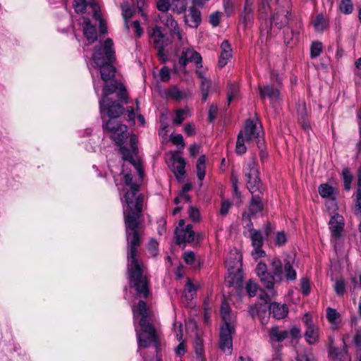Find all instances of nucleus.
<instances>
[{
    "label": "nucleus",
    "instance_id": "obj_13",
    "mask_svg": "<svg viewBox=\"0 0 361 361\" xmlns=\"http://www.w3.org/2000/svg\"><path fill=\"white\" fill-rule=\"evenodd\" d=\"M105 128L111 133V137L118 145H121L125 139L127 138V126L121 124L118 121L114 118L109 119L106 124Z\"/></svg>",
    "mask_w": 361,
    "mask_h": 361
},
{
    "label": "nucleus",
    "instance_id": "obj_58",
    "mask_svg": "<svg viewBox=\"0 0 361 361\" xmlns=\"http://www.w3.org/2000/svg\"><path fill=\"white\" fill-rule=\"evenodd\" d=\"M258 290V286L256 283L252 281H250L246 286V290L250 297H253L256 295Z\"/></svg>",
    "mask_w": 361,
    "mask_h": 361
},
{
    "label": "nucleus",
    "instance_id": "obj_55",
    "mask_svg": "<svg viewBox=\"0 0 361 361\" xmlns=\"http://www.w3.org/2000/svg\"><path fill=\"white\" fill-rule=\"evenodd\" d=\"M287 241V235L283 231L276 233L275 238V244L278 246H282L286 244Z\"/></svg>",
    "mask_w": 361,
    "mask_h": 361
},
{
    "label": "nucleus",
    "instance_id": "obj_3",
    "mask_svg": "<svg viewBox=\"0 0 361 361\" xmlns=\"http://www.w3.org/2000/svg\"><path fill=\"white\" fill-rule=\"evenodd\" d=\"M255 271L262 284L269 290L273 289L274 283H280L283 279L294 281L297 276L295 270L289 262L283 264L277 257L270 259L269 267L266 264L259 262Z\"/></svg>",
    "mask_w": 361,
    "mask_h": 361
},
{
    "label": "nucleus",
    "instance_id": "obj_50",
    "mask_svg": "<svg viewBox=\"0 0 361 361\" xmlns=\"http://www.w3.org/2000/svg\"><path fill=\"white\" fill-rule=\"evenodd\" d=\"M353 341L358 350H361V328L356 327L353 331Z\"/></svg>",
    "mask_w": 361,
    "mask_h": 361
},
{
    "label": "nucleus",
    "instance_id": "obj_11",
    "mask_svg": "<svg viewBox=\"0 0 361 361\" xmlns=\"http://www.w3.org/2000/svg\"><path fill=\"white\" fill-rule=\"evenodd\" d=\"M327 210L331 215V219L329 222V229L331 231V238L334 240H338L341 238L343 231L345 220L343 216L338 213L331 212V210L334 211L336 204H331Z\"/></svg>",
    "mask_w": 361,
    "mask_h": 361
},
{
    "label": "nucleus",
    "instance_id": "obj_57",
    "mask_svg": "<svg viewBox=\"0 0 361 361\" xmlns=\"http://www.w3.org/2000/svg\"><path fill=\"white\" fill-rule=\"evenodd\" d=\"M300 288L304 295H307L310 292V280L307 278H302L300 281Z\"/></svg>",
    "mask_w": 361,
    "mask_h": 361
},
{
    "label": "nucleus",
    "instance_id": "obj_14",
    "mask_svg": "<svg viewBox=\"0 0 361 361\" xmlns=\"http://www.w3.org/2000/svg\"><path fill=\"white\" fill-rule=\"evenodd\" d=\"M259 298L264 303H257L254 306H251L250 308V314L253 317H257L262 324H265L268 322L269 314L267 310L269 309V305L268 304L270 301L267 294L260 295Z\"/></svg>",
    "mask_w": 361,
    "mask_h": 361
},
{
    "label": "nucleus",
    "instance_id": "obj_18",
    "mask_svg": "<svg viewBox=\"0 0 361 361\" xmlns=\"http://www.w3.org/2000/svg\"><path fill=\"white\" fill-rule=\"evenodd\" d=\"M149 40L157 50L159 56L164 59V47L167 44V39L159 27L152 28L149 32Z\"/></svg>",
    "mask_w": 361,
    "mask_h": 361
},
{
    "label": "nucleus",
    "instance_id": "obj_43",
    "mask_svg": "<svg viewBox=\"0 0 361 361\" xmlns=\"http://www.w3.org/2000/svg\"><path fill=\"white\" fill-rule=\"evenodd\" d=\"M210 81L206 78L201 79V91H202V100L205 102L207 99L209 90L210 88Z\"/></svg>",
    "mask_w": 361,
    "mask_h": 361
},
{
    "label": "nucleus",
    "instance_id": "obj_54",
    "mask_svg": "<svg viewBox=\"0 0 361 361\" xmlns=\"http://www.w3.org/2000/svg\"><path fill=\"white\" fill-rule=\"evenodd\" d=\"M158 242L154 239H151L148 243V251L152 257L158 255Z\"/></svg>",
    "mask_w": 361,
    "mask_h": 361
},
{
    "label": "nucleus",
    "instance_id": "obj_27",
    "mask_svg": "<svg viewBox=\"0 0 361 361\" xmlns=\"http://www.w3.org/2000/svg\"><path fill=\"white\" fill-rule=\"evenodd\" d=\"M326 317L332 329H337L341 324V314L334 308L327 307Z\"/></svg>",
    "mask_w": 361,
    "mask_h": 361
},
{
    "label": "nucleus",
    "instance_id": "obj_40",
    "mask_svg": "<svg viewBox=\"0 0 361 361\" xmlns=\"http://www.w3.org/2000/svg\"><path fill=\"white\" fill-rule=\"evenodd\" d=\"M122 16L125 21L126 27L128 30L130 28L128 25V20L132 18L133 12L130 6L127 3L121 4Z\"/></svg>",
    "mask_w": 361,
    "mask_h": 361
},
{
    "label": "nucleus",
    "instance_id": "obj_61",
    "mask_svg": "<svg viewBox=\"0 0 361 361\" xmlns=\"http://www.w3.org/2000/svg\"><path fill=\"white\" fill-rule=\"evenodd\" d=\"M171 140L173 144H174L177 146H180V149H183L184 148L185 142H184L183 137L182 136V135L178 134L176 135H172L171 137Z\"/></svg>",
    "mask_w": 361,
    "mask_h": 361
},
{
    "label": "nucleus",
    "instance_id": "obj_47",
    "mask_svg": "<svg viewBox=\"0 0 361 361\" xmlns=\"http://www.w3.org/2000/svg\"><path fill=\"white\" fill-rule=\"evenodd\" d=\"M336 349H331L329 353L334 357V361H350L347 353L338 354Z\"/></svg>",
    "mask_w": 361,
    "mask_h": 361
},
{
    "label": "nucleus",
    "instance_id": "obj_19",
    "mask_svg": "<svg viewBox=\"0 0 361 361\" xmlns=\"http://www.w3.org/2000/svg\"><path fill=\"white\" fill-rule=\"evenodd\" d=\"M194 63L197 68L202 67V57L199 53L190 47H183L179 58V65L183 67L189 63Z\"/></svg>",
    "mask_w": 361,
    "mask_h": 361
},
{
    "label": "nucleus",
    "instance_id": "obj_7",
    "mask_svg": "<svg viewBox=\"0 0 361 361\" xmlns=\"http://www.w3.org/2000/svg\"><path fill=\"white\" fill-rule=\"evenodd\" d=\"M261 133V127L257 122L247 120L243 130H241L236 141V152L239 154H244L247 150L246 144L252 141H259Z\"/></svg>",
    "mask_w": 361,
    "mask_h": 361
},
{
    "label": "nucleus",
    "instance_id": "obj_25",
    "mask_svg": "<svg viewBox=\"0 0 361 361\" xmlns=\"http://www.w3.org/2000/svg\"><path fill=\"white\" fill-rule=\"evenodd\" d=\"M83 33L90 43L94 42L97 39V33L94 25H92L88 18H83Z\"/></svg>",
    "mask_w": 361,
    "mask_h": 361
},
{
    "label": "nucleus",
    "instance_id": "obj_9",
    "mask_svg": "<svg viewBox=\"0 0 361 361\" xmlns=\"http://www.w3.org/2000/svg\"><path fill=\"white\" fill-rule=\"evenodd\" d=\"M137 136L132 135L130 139V149L121 147L120 153L121 154L122 159L130 163L136 169L139 176L142 178L143 176V169L137 157Z\"/></svg>",
    "mask_w": 361,
    "mask_h": 361
},
{
    "label": "nucleus",
    "instance_id": "obj_12",
    "mask_svg": "<svg viewBox=\"0 0 361 361\" xmlns=\"http://www.w3.org/2000/svg\"><path fill=\"white\" fill-rule=\"evenodd\" d=\"M247 227L248 228L249 236L253 247L251 255L255 259H257L265 255V252L262 249L265 237L261 231L255 230L250 226Z\"/></svg>",
    "mask_w": 361,
    "mask_h": 361
},
{
    "label": "nucleus",
    "instance_id": "obj_35",
    "mask_svg": "<svg viewBox=\"0 0 361 361\" xmlns=\"http://www.w3.org/2000/svg\"><path fill=\"white\" fill-rule=\"evenodd\" d=\"M300 33L298 31L288 28L284 35V42L290 47H293L299 41Z\"/></svg>",
    "mask_w": 361,
    "mask_h": 361
},
{
    "label": "nucleus",
    "instance_id": "obj_4",
    "mask_svg": "<svg viewBox=\"0 0 361 361\" xmlns=\"http://www.w3.org/2000/svg\"><path fill=\"white\" fill-rule=\"evenodd\" d=\"M116 59L115 50L114 48V43L111 39H107L104 41L103 44L96 47L92 53L91 58L92 62L90 67V71L92 68H99L100 69V74L102 79L107 82L111 80L115 75L116 69L111 63ZM94 88L96 93H98L99 86L97 85L94 80V73L91 72Z\"/></svg>",
    "mask_w": 361,
    "mask_h": 361
},
{
    "label": "nucleus",
    "instance_id": "obj_63",
    "mask_svg": "<svg viewBox=\"0 0 361 361\" xmlns=\"http://www.w3.org/2000/svg\"><path fill=\"white\" fill-rule=\"evenodd\" d=\"M223 6L225 13L227 16H231L233 12V0H224Z\"/></svg>",
    "mask_w": 361,
    "mask_h": 361
},
{
    "label": "nucleus",
    "instance_id": "obj_33",
    "mask_svg": "<svg viewBox=\"0 0 361 361\" xmlns=\"http://www.w3.org/2000/svg\"><path fill=\"white\" fill-rule=\"evenodd\" d=\"M312 24L317 32H323L329 26L328 20L322 14L312 19Z\"/></svg>",
    "mask_w": 361,
    "mask_h": 361
},
{
    "label": "nucleus",
    "instance_id": "obj_5",
    "mask_svg": "<svg viewBox=\"0 0 361 361\" xmlns=\"http://www.w3.org/2000/svg\"><path fill=\"white\" fill-rule=\"evenodd\" d=\"M221 314L224 323L220 330L219 345L224 353L231 355L233 350L232 335L235 333V314L226 302L222 303Z\"/></svg>",
    "mask_w": 361,
    "mask_h": 361
},
{
    "label": "nucleus",
    "instance_id": "obj_31",
    "mask_svg": "<svg viewBox=\"0 0 361 361\" xmlns=\"http://www.w3.org/2000/svg\"><path fill=\"white\" fill-rule=\"evenodd\" d=\"M319 193L324 197L331 200H334L337 195V189L327 183L321 184L319 187Z\"/></svg>",
    "mask_w": 361,
    "mask_h": 361
},
{
    "label": "nucleus",
    "instance_id": "obj_28",
    "mask_svg": "<svg viewBox=\"0 0 361 361\" xmlns=\"http://www.w3.org/2000/svg\"><path fill=\"white\" fill-rule=\"evenodd\" d=\"M269 314L277 319L284 318L288 314V307L286 305H281L278 302H272L269 305Z\"/></svg>",
    "mask_w": 361,
    "mask_h": 361
},
{
    "label": "nucleus",
    "instance_id": "obj_38",
    "mask_svg": "<svg viewBox=\"0 0 361 361\" xmlns=\"http://www.w3.org/2000/svg\"><path fill=\"white\" fill-rule=\"evenodd\" d=\"M206 161L207 158L204 155H202L199 157L197 165V176L199 180H202L204 179L206 174Z\"/></svg>",
    "mask_w": 361,
    "mask_h": 361
},
{
    "label": "nucleus",
    "instance_id": "obj_15",
    "mask_svg": "<svg viewBox=\"0 0 361 361\" xmlns=\"http://www.w3.org/2000/svg\"><path fill=\"white\" fill-rule=\"evenodd\" d=\"M302 322L305 325V338L309 344L317 343L320 337V329L312 322V316L306 313L302 317Z\"/></svg>",
    "mask_w": 361,
    "mask_h": 361
},
{
    "label": "nucleus",
    "instance_id": "obj_56",
    "mask_svg": "<svg viewBox=\"0 0 361 361\" xmlns=\"http://www.w3.org/2000/svg\"><path fill=\"white\" fill-rule=\"evenodd\" d=\"M189 216L193 221H197L200 219V211L199 209L192 205L190 206L188 209Z\"/></svg>",
    "mask_w": 361,
    "mask_h": 361
},
{
    "label": "nucleus",
    "instance_id": "obj_30",
    "mask_svg": "<svg viewBox=\"0 0 361 361\" xmlns=\"http://www.w3.org/2000/svg\"><path fill=\"white\" fill-rule=\"evenodd\" d=\"M259 93L262 97H269L271 103L276 102L279 99V91L278 88L272 86L267 85L264 87H260Z\"/></svg>",
    "mask_w": 361,
    "mask_h": 361
},
{
    "label": "nucleus",
    "instance_id": "obj_39",
    "mask_svg": "<svg viewBox=\"0 0 361 361\" xmlns=\"http://www.w3.org/2000/svg\"><path fill=\"white\" fill-rule=\"evenodd\" d=\"M166 96L175 100L179 101L184 97L185 94L178 89L177 86L173 85L168 89Z\"/></svg>",
    "mask_w": 361,
    "mask_h": 361
},
{
    "label": "nucleus",
    "instance_id": "obj_32",
    "mask_svg": "<svg viewBox=\"0 0 361 361\" xmlns=\"http://www.w3.org/2000/svg\"><path fill=\"white\" fill-rule=\"evenodd\" d=\"M174 331L176 332L177 339L180 341L178 345L176 348L175 351L178 355H183L185 353V345L182 341L183 331L181 323H174Z\"/></svg>",
    "mask_w": 361,
    "mask_h": 361
},
{
    "label": "nucleus",
    "instance_id": "obj_24",
    "mask_svg": "<svg viewBox=\"0 0 361 361\" xmlns=\"http://www.w3.org/2000/svg\"><path fill=\"white\" fill-rule=\"evenodd\" d=\"M185 22L190 27H197L201 22L200 11L192 7L185 15Z\"/></svg>",
    "mask_w": 361,
    "mask_h": 361
},
{
    "label": "nucleus",
    "instance_id": "obj_42",
    "mask_svg": "<svg viewBox=\"0 0 361 361\" xmlns=\"http://www.w3.org/2000/svg\"><path fill=\"white\" fill-rule=\"evenodd\" d=\"M342 176L345 190H349L351 188V183L353 178L352 173L348 169H344L342 171Z\"/></svg>",
    "mask_w": 361,
    "mask_h": 361
},
{
    "label": "nucleus",
    "instance_id": "obj_41",
    "mask_svg": "<svg viewBox=\"0 0 361 361\" xmlns=\"http://www.w3.org/2000/svg\"><path fill=\"white\" fill-rule=\"evenodd\" d=\"M188 6V0H171V8L173 11L178 13L184 12Z\"/></svg>",
    "mask_w": 361,
    "mask_h": 361
},
{
    "label": "nucleus",
    "instance_id": "obj_2",
    "mask_svg": "<svg viewBox=\"0 0 361 361\" xmlns=\"http://www.w3.org/2000/svg\"><path fill=\"white\" fill-rule=\"evenodd\" d=\"M134 326L137 339V352L144 361H161L158 355V338L154 326L148 321L146 303L140 300L132 307Z\"/></svg>",
    "mask_w": 361,
    "mask_h": 361
},
{
    "label": "nucleus",
    "instance_id": "obj_34",
    "mask_svg": "<svg viewBox=\"0 0 361 361\" xmlns=\"http://www.w3.org/2000/svg\"><path fill=\"white\" fill-rule=\"evenodd\" d=\"M288 332L279 327H273L269 331L271 341L281 342L288 338Z\"/></svg>",
    "mask_w": 361,
    "mask_h": 361
},
{
    "label": "nucleus",
    "instance_id": "obj_6",
    "mask_svg": "<svg viewBox=\"0 0 361 361\" xmlns=\"http://www.w3.org/2000/svg\"><path fill=\"white\" fill-rule=\"evenodd\" d=\"M247 188L252 194L251 203H262L263 187L259 176L257 164L255 158H251L244 168Z\"/></svg>",
    "mask_w": 361,
    "mask_h": 361
},
{
    "label": "nucleus",
    "instance_id": "obj_62",
    "mask_svg": "<svg viewBox=\"0 0 361 361\" xmlns=\"http://www.w3.org/2000/svg\"><path fill=\"white\" fill-rule=\"evenodd\" d=\"M159 76L162 82H168L170 80V71L169 68L163 66L159 71Z\"/></svg>",
    "mask_w": 361,
    "mask_h": 361
},
{
    "label": "nucleus",
    "instance_id": "obj_49",
    "mask_svg": "<svg viewBox=\"0 0 361 361\" xmlns=\"http://www.w3.org/2000/svg\"><path fill=\"white\" fill-rule=\"evenodd\" d=\"M231 183H232V188L233 191V195L235 197V201H242L240 199V192L238 190V180L237 177L235 175L231 176Z\"/></svg>",
    "mask_w": 361,
    "mask_h": 361
},
{
    "label": "nucleus",
    "instance_id": "obj_26",
    "mask_svg": "<svg viewBox=\"0 0 361 361\" xmlns=\"http://www.w3.org/2000/svg\"><path fill=\"white\" fill-rule=\"evenodd\" d=\"M221 54L219 59V66L221 68L225 66L228 61L232 57V49L228 42L226 40L223 41L221 45Z\"/></svg>",
    "mask_w": 361,
    "mask_h": 361
},
{
    "label": "nucleus",
    "instance_id": "obj_53",
    "mask_svg": "<svg viewBox=\"0 0 361 361\" xmlns=\"http://www.w3.org/2000/svg\"><path fill=\"white\" fill-rule=\"evenodd\" d=\"M87 7V0H74V8L77 13H85Z\"/></svg>",
    "mask_w": 361,
    "mask_h": 361
},
{
    "label": "nucleus",
    "instance_id": "obj_51",
    "mask_svg": "<svg viewBox=\"0 0 361 361\" xmlns=\"http://www.w3.org/2000/svg\"><path fill=\"white\" fill-rule=\"evenodd\" d=\"M188 111L185 109H179L176 111V117L173 120V123L177 125H180L187 117Z\"/></svg>",
    "mask_w": 361,
    "mask_h": 361
},
{
    "label": "nucleus",
    "instance_id": "obj_60",
    "mask_svg": "<svg viewBox=\"0 0 361 361\" xmlns=\"http://www.w3.org/2000/svg\"><path fill=\"white\" fill-rule=\"evenodd\" d=\"M183 259L188 265H194L196 261L195 255L193 252H186L183 254Z\"/></svg>",
    "mask_w": 361,
    "mask_h": 361
},
{
    "label": "nucleus",
    "instance_id": "obj_37",
    "mask_svg": "<svg viewBox=\"0 0 361 361\" xmlns=\"http://www.w3.org/2000/svg\"><path fill=\"white\" fill-rule=\"evenodd\" d=\"M199 288V284L192 283V281L188 279L184 289V296L187 300H191Z\"/></svg>",
    "mask_w": 361,
    "mask_h": 361
},
{
    "label": "nucleus",
    "instance_id": "obj_46",
    "mask_svg": "<svg viewBox=\"0 0 361 361\" xmlns=\"http://www.w3.org/2000/svg\"><path fill=\"white\" fill-rule=\"evenodd\" d=\"M334 290L338 295H343L345 291V283L343 279L336 281Z\"/></svg>",
    "mask_w": 361,
    "mask_h": 361
},
{
    "label": "nucleus",
    "instance_id": "obj_10",
    "mask_svg": "<svg viewBox=\"0 0 361 361\" xmlns=\"http://www.w3.org/2000/svg\"><path fill=\"white\" fill-rule=\"evenodd\" d=\"M123 178L126 184L123 198L126 203H142L145 201L144 197L140 193L138 185L133 182L132 175L126 173Z\"/></svg>",
    "mask_w": 361,
    "mask_h": 361
},
{
    "label": "nucleus",
    "instance_id": "obj_52",
    "mask_svg": "<svg viewBox=\"0 0 361 361\" xmlns=\"http://www.w3.org/2000/svg\"><path fill=\"white\" fill-rule=\"evenodd\" d=\"M238 93V86L235 84H232L229 86L228 94H227V98L228 104L232 101L233 99H234L235 97H237Z\"/></svg>",
    "mask_w": 361,
    "mask_h": 361
},
{
    "label": "nucleus",
    "instance_id": "obj_36",
    "mask_svg": "<svg viewBox=\"0 0 361 361\" xmlns=\"http://www.w3.org/2000/svg\"><path fill=\"white\" fill-rule=\"evenodd\" d=\"M90 5L92 8L94 18L99 22L100 32L105 33L107 29L106 24L101 17L98 5L94 2L90 3Z\"/></svg>",
    "mask_w": 361,
    "mask_h": 361
},
{
    "label": "nucleus",
    "instance_id": "obj_23",
    "mask_svg": "<svg viewBox=\"0 0 361 361\" xmlns=\"http://www.w3.org/2000/svg\"><path fill=\"white\" fill-rule=\"evenodd\" d=\"M160 20L171 30V33L174 36L177 37L179 40L182 39V36L179 32L178 23L171 15L167 13H164L160 16Z\"/></svg>",
    "mask_w": 361,
    "mask_h": 361
},
{
    "label": "nucleus",
    "instance_id": "obj_20",
    "mask_svg": "<svg viewBox=\"0 0 361 361\" xmlns=\"http://www.w3.org/2000/svg\"><path fill=\"white\" fill-rule=\"evenodd\" d=\"M171 159L173 161V171L176 178L180 180L183 179L185 173V161L182 157L179 152H173L171 154Z\"/></svg>",
    "mask_w": 361,
    "mask_h": 361
},
{
    "label": "nucleus",
    "instance_id": "obj_64",
    "mask_svg": "<svg viewBox=\"0 0 361 361\" xmlns=\"http://www.w3.org/2000/svg\"><path fill=\"white\" fill-rule=\"evenodd\" d=\"M298 361H315L314 357L312 353H305L299 355L297 357Z\"/></svg>",
    "mask_w": 361,
    "mask_h": 361
},
{
    "label": "nucleus",
    "instance_id": "obj_8",
    "mask_svg": "<svg viewBox=\"0 0 361 361\" xmlns=\"http://www.w3.org/2000/svg\"><path fill=\"white\" fill-rule=\"evenodd\" d=\"M226 267L228 271L226 282L230 285H234L241 281L242 255L238 250L230 253L229 257L226 261Z\"/></svg>",
    "mask_w": 361,
    "mask_h": 361
},
{
    "label": "nucleus",
    "instance_id": "obj_44",
    "mask_svg": "<svg viewBox=\"0 0 361 361\" xmlns=\"http://www.w3.org/2000/svg\"><path fill=\"white\" fill-rule=\"evenodd\" d=\"M340 11L345 14H350L353 12V5L351 0H341L339 6Z\"/></svg>",
    "mask_w": 361,
    "mask_h": 361
},
{
    "label": "nucleus",
    "instance_id": "obj_22",
    "mask_svg": "<svg viewBox=\"0 0 361 361\" xmlns=\"http://www.w3.org/2000/svg\"><path fill=\"white\" fill-rule=\"evenodd\" d=\"M263 204H250L248 211L243 214L245 226H252L250 219L262 214Z\"/></svg>",
    "mask_w": 361,
    "mask_h": 361
},
{
    "label": "nucleus",
    "instance_id": "obj_21",
    "mask_svg": "<svg viewBox=\"0 0 361 361\" xmlns=\"http://www.w3.org/2000/svg\"><path fill=\"white\" fill-rule=\"evenodd\" d=\"M289 11L283 8H278L275 11L271 17V23L272 25L281 29L288 24L289 20Z\"/></svg>",
    "mask_w": 361,
    "mask_h": 361
},
{
    "label": "nucleus",
    "instance_id": "obj_59",
    "mask_svg": "<svg viewBox=\"0 0 361 361\" xmlns=\"http://www.w3.org/2000/svg\"><path fill=\"white\" fill-rule=\"evenodd\" d=\"M251 13H252L251 4H249L248 0H246L245 4L244 6L243 13V22L245 23H246V22L247 20H250Z\"/></svg>",
    "mask_w": 361,
    "mask_h": 361
},
{
    "label": "nucleus",
    "instance_id": "obj_16",
    "mask_svg": "<svg viewBox=\"0 0 361 361\" xmlns=\"http://www.w3.org/2000/svg\"><path fill=\"white\" fill-rule=\"evenodd\" d=\"M99 109L102 116L106 115L110 118H116L123 112V107L118 102L106 99L99 101Z\"/></svg>",
    "mask_w": 361,
    "mask_h": 361
},
{
    "label": "nucleus",
    "instance_id": "obj_17",
    "mask_svg": "<svg viewBox=\"0 0 361 361\" xmlns=\"http://www.w3.org/2000/svg\"><path fill=\"white\" fill-rule=\"evenodd\" d=\"M175 235L178 244L190 243L194 240L195 232L191 225H185V221H179L178 226L176 229Z\"/></svg>",
    "mask_w": 361,
    "mask_h": 361
},
{
    "label": "nucleus",
    "instance_id": "obj_1",
    "mask_svg": "<svg viewBox=\"0 0 361 361\" xmlns=\"http://www.w3.org/2000/svg\"><path fill=\"white\" fill-rule=\"evenodd\" d=\"M142 205L126 204L123 207V215L128 245L127 258L130 283L135 288L138 296L146 298L149 289L147 276L144 274L145 267L137 258V248L140 244L137 228L140 223Z\"/></svg>",
    "mask_w": 361,
    "mask_h": 361
},
{
    "label": "nucleus",
    "instance_id": "obj_48",
    "mask_svg": "<svg viewBox=\"0 0 361 361\" xmlns=\"http://www.w3.org/2000/svg\"><path fill=\"white\" fill-rule=\"evenodd\" d=\"M322 50V44L319 42H315L312 44L310 49L311 57L316 58L319 56Z\"/></svg>",
    "mask_w": 361,
    "mask_h": 361
},
{
    "label": "nucleus",
    "instance_id": "obj_45",
    "mask_svg": "<svg viewBox=\"0 0 361 361\" xmlns=\"http://www.w3.org/2000/svg\"><path fill=\"white\" fill-rule=\"evenodd\" d=\"M156 3L157 9L163 13H166L171 7L170 0H156Z\"/></svg>",
    "mask_w": 361,
    "mask_h": 361
},
{
    "label": "nucleus",
    "instance_id": "obj_29",
    "mask_svg": "<svg viewBox=\"0 0 361 361\" xmlns=\"http://www.w3.org/2000/svg\"><path fill=\"white\" fill-rule=\"evenodd\" d=\"M117 90L121 91V99L126 97V89L123 87L121 84L114 82V83H106L103 88V98L106 99H109L108 96L114 92H115Z\"/></svg>",
    "mask_w": 361,
    "mask_h": 361
}]
</instances>
